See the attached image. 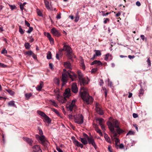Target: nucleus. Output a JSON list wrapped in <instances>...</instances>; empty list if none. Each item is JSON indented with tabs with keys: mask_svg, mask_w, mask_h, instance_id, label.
I'll return each mask as SVG.
<instances>
[{
	"mask_svg": "<svg viewBox=\"0 0 152 152\" xmlns=\"http://www.w3.org/2000/svg\"><path fill=\"white\" fill-rule=\"evenodd\" d=\"M116 128L117 129L116 131L119 134H120L123 132V131L122 129H121L119 127L118 128Z\"/></svg>",
	"mask_w": 152,
	"mask_h": 152,
	"instance_id": "obj_36",
	"label": "nucleus"
},
{
	"mask_svg": "<svg viewBox=\"0 0 152 152\" xmlns=\"http://www.w3.org/2000/svg\"><path fill=\"white\" fill-rule=\"evenodd\" d=\"M44 3L46 8L48 10H50L51 6L49 2L47 0H45Z\"/></svg>",
	"mask_w": 152,
	"mask_h": 152,
	"instance_id": "obj_18",
	"label": "nucleus"
},
{
	"mask_svg": "<svg viewBox=\"0 0 152 152\" xmlns=\"http://www.w3.org/2000/svg\"><path fill=\"white\" fill-rule=\"evenodd\" d=\"M75 122L79 124H81L83 122V118L81 114H79L74 116Z\"/></svg>",
	"mask_w": 152,
	"mask_h": 152,
	"instance_id": "obj_6",
	"label": "nucleus"
},
{
	"mask_svg": "<svg viewBox=\"0 0 152 152\" xmlns=\"http://www.w3.org/2000/svg\"><path fill=\"white\" fill-rule=\"evenodd\" d=\"M64 97L61 96H58L56 99L60 103H64L66 102V98H69L71 95L70 90L69 88L66 89L63 94Z\"/></svg>",
	"mask_w": 152,
	"mask_h": 152,
	"instance_id": "obj_4",
	"label": "nucleus"
},
{
	"mask_svg": "<svg viewBox=\"0 0 152 152\" xmlns=\"http://www.w3.org/2000/svg\"><path fill=\"white\" fill-rule=\"evenodd\" d=\"M9 5L10 7V9L12 10L15 9L16 8L15 6L14 5H11L10 4H9Z\"/></svg>",
	"mask_w": 152,
	"mask_h": 152,
	"instance_id": "obj_43",
	"label": "nucleus"
},
{
	"mask_svg": "<svg viewBox=\"0 0 152 152\" xmlns=\"http://www.w3.org/2000/svg\"><path fill=\"white\" fill-rule=\"evenodd\" d=\"M43 121L45 122H47L48 124L50 123L51 120L50 118L47 115H46L44 118Z\"/></svg>",
	"mask_w": 152,
	"mask_h": 152,
	"instance_id": "obj_20",
	"label": "nucleus"
},
{
	"mask_svg": "<svg viewBox=\"0 0 152 152\" xmlns=\"http://www.w3.org/2000/svg\"><path fill=\"white\" fill-rule=\"evenodd\" d=\"M96 121H98L99 124L100 125H101L102 124H104V119L102 118H96Z\"/></svg>",
	"mask_w": 152,
	"mask_h": 152,
	"instance_id": "obj_24",
	"label": "nucleus"
},
{
	"mask_svg": "<svg viewBox=\"0 0 152 152\" xmlns=\"http://www.w3.org/2000/svg\"><path fill=\"white\" fill-rule=\"evenodd\" d=\"M39 134L41 136H44L43 135V132L42 131V130L41 129H39Z\"/></svg>",
	"mask_w": 152,
	"mask_h": 152,
	"instance_id": "obj_60",
	"label": "nucleus"
},
{
	"mask_svg": "<svg viewBox=\"0 0 152 152\" xmlns=\"http://www.w3.org/2000/svg\"><path fill=\"white\" fill-rule=\"evenodd\" d=\"M108 85L110 87H113V84L112 82L110 81L109 80V79H108Z\"/></svg>",
	"mask_w": 152,
	"mask_h": 152,
	"instance_id": "obj_48",
	"label": "nucleus"
},
{
	"mask_svg": "<svg viewBox=\"0 0 152 152\" xmlns=\"http://www.w3.org/2000/svg\"><path fill=\"white\" fill-rule=\"evenodd\" d=\"M25 24L28 27H30V24L27 21H25Z\"/></svg>",
	"mask_w": 152,
	"mask_h": 152,
	"instance_id": "obj_62",
	"label": "nucleus"
},
{
	"mask_svg": "<svg viewBox=\"0 0 152 152\" xmlns=\"http://www.w3.org/2000/svg\"><path fill=\"white\" fill-rule=\"evenodd\" d=\"M100 105L99 103H96V112L100 115H102L103 114V110L100 107Z\"/></svg>",
	"mask_w": 152,
	"mask_h": 152,
	"instance_id": "obj_10",
	"label": "nucleus"
},
{
	"mask_svg": "<svg viewBox=\"0 0 152 152\" xmlns=\"http://www.w3.org/2000/svg\"><path fill=\"white\" fill-rule=\"evenodd\" d=\"M104 23L105 24L106 23L108 22L109 21V19L108 18H104Z\"/></svg>",
	"mask_w": 152,
	"mask_h": 152,
	"instance_id": "obj_56",
	"label": "nucleus"
},
{
	"mask_svg": "<svg viewBox=\"0 0 152 152\" xmlns=\"http://www.w3.org/2000/svg\"><path fill=\"white\" fill-rule=\"evenodd\" d=\"M80 66L82 67V68L83 70L85 69V65L84 64V63L83 62L81 61V63Z\"/></svg>",
	"mask_w": 152,
	"mask_h": 152,
	"instance_id": "obj_47",
	"label": "nucleus"
},
{
	"mask_svg": "<svg viewBox=\"0 0 152 152\" xmlns=\"http://www.w3.org/2000/svg\"><path fill=\"white\" fill-rule=\"evenodd\" d=\"M37 13L38 15L40 16H42V15L41 12L39 10H37Z\"/></svg>",
	"mask_w": 152,
	"mask_h": 152,
	"instance_id": "obj_51",
	"label": "nucleus"
},
{
	"mask_svg": "<svg viewBox=\"0 0 152 152\" xmlns=\"http://www.w3.org/2000/svg\"><path fill=\"white\" fill-rule=\"evenodd\" d=\"M94 61V63L95 64H97L98 65H102V63L99 61L95 60Z\"/></svg>",
	"mask_w": 152,
	"mask_h": 152,
	"instance_id": "obj_46",
	"label": "nucleus"
},
{
	"mask_svg": "<svg viewBox=\"0 0 152 152\" xmlns=\"http://www.w3.org/2000/svg\"><path fill=\"white\" fill-rule=\"evenodd\" d=\"M15 102L14 101L12 100L8 103V105L9 106H12L16 107V106L15 104Z\"/></svg>",
	"mask_w": 152,
	"mask_h": 152,
	"instance_id": "obj_27",
	"label": "nucleus"
},
{
	"mask_svg": "<svg viewBox=\"0 0 152 152\" xmlns=\"http://www.w3.org/2000/svg\"><path fill=\"white\" fill-rule=\"evenodd\" d=\"M24 6L21 3H20V8L22 11H23V10L24 9Z\"/></svg>",
	"mask_w": 152,
	"mask_h": 152,
	"instance_id": "obj_52",
	"label": "nucleus"
},
{
	"mask_svg": "<svg viewBox=\"0 0 152 152\" xmlns=\"http://www.w3.org/2000/svg\"><path fill=\"white\" fill-rule=\"evenodd\" d=\"M23 140L26 141L30 145H31L33 142L31 139L26 137H23Z\"/></svg>",
	"mask_w": 152,
	"mask_h": 152,
	"instance_id": "obj_17",
	"label": "nucleus"
},
{
	"mask_svg": "<svg viewBox=\"0 0 152 152\" xmlns=\"http://www.w3.org/2000/svg\"><path fill=\"white\" fill-rule=\"evenodd\" d=\"M25 46L26 48L27 49H28L30 48V44L28 43H26L25 44Z\"/></svg>",
	"mask_w": 152,
	"mask_h": 152,
	"instance_id": "obj_42",
	"label": "nucleus"
},
{
	"mask_svg": "<svg viewBox=\"0 0 152 152\" xmlns=\"http://www.w3.org/2000/svg\"><path fill=\"white\" fill-rule=\"evenodd\" d=\"M52 111L55 112L56 113L58 116H60V114L59 113L58 111L56 110L54 108H52Z\"/></svg>",
	"mask_w": 152,
	"mask_h": 152,
	"instance_id": "obj_39",
	"label": "nucleus"
},
{
	"mask_svg": "<svg viewBox=\"0 0 152 152\" xmlns=\"http://www.w3.org/2000/svg\"><path fill=\"white\" fill-rule=\"evenodd\" d=\"M83 136L85 137L84 138H86L87 140L89 138L88 136L85 133H83Z\"/></svg>",
	"mask_w": 152,
	"mask_h": 152,
	"instance_id": "obj_59",
	"label": "nucleus"
},
{
	"mask_svg": "<svg viewBox=\"0 0 152 152\" xmlns=\"http://www.w3.org/2000/svg\"><path fill=\"white\" fill-rule=\"evenodd\" d=\"M33 150L34 152H42L40 147L38 145H35L33 147Z\"/></svg>",
	"mask_w": 152,
	"mask_h": 152,
	"instance_id": "obj_13",
	"label": "nucleus"
},
{
	"mask_svg": "<svg viewBox=\"0 0 152 152\" xmlns=\"http://www.w3.org/2000/svg\"><path fill=\"white\" fill-rule=\"evenodd\" d=\"M95 128L96 131L99 133L101 136H102L103 134L102 132H101V130L96 126Z\"/></svg>",
	"mask_w": 152,
	"mask_h": 152,
	"instance_id": "obj_31",
	"label": "nucleus"
},
{
	"mask_svg": "<svg viewBox=\"0 0 152 152\" xmlns=\"http://www.w3.org/2000/svg\"><path fill=\"white\" fill-rule=\"evenodd\" d=\"M112 59L111 55L109 53L106 54L105 55L104 59L106 61H109L111 60Z\"/></svg>",
	"mask_w": 152,
	"mask_h": 152,
	"instance_id": "obj_22",
	"label": "nucleus"
},
{
	"mask_svg": "<svg viewBox=\"0 0 152 152\" xmlns=\"http://www.w3.org/2000/svg\"><path fill=\"white\" fill-rule=\"evenodd\" d=\"M55 95L56 96V98H57L58 96H61L60 94V92L59 90L58 89H55L54 91Z\"/></svg>",
	"mask_w": 152,
	"mask_h": 152,
	"instance_id": "obj_33",
	"label": "nucleus"
},
{
	"mask_svg": "<svg viewBox=\"0 0 152 152\" xmlns=\"http://www.w3.org/2000/svg\"><path fill=\"white\" fill-rule=\"evenodd\" d=\"M103 89L104 91L105 97V98H106L107 96V90H106V88H103Z\"/></svg>",
	"mask_w": 152,
	"mask_h": 152,
	"instance_id": "obj_50",
	"label": "nucleus"
},
{
	"mask_svg": "<svg viewBox=\"0 0 152 152\" xmlns=\"http://www.w3.org/2000/svg\"><path fill=\"white\" fill-rule=\"evenodd\" d=\"M79 17L78 16H77L75 18V21L76 22H77L79 20Z\"/></svg>",
	"mask_w": 152,
	"mask_h": 152,
	"instance_id": "obj_64",
	"label": "nucleus"
},
{
	"mask_svg": "<svg viewBox=\"0 0 152 152\" xmlns=\"http://www.w3.org/2000/svg\"><path fill=\"white\" fill-rule=\"evenodd\" d=\"M47 58L48 59H51V54L50 51H48L47 54Z\"/></svg>",
	"mask_w": 152,
	"mask_h": 152,
	"instance_id": "obj_35",
	"label": "nucleus"
},
{
	"mask_svg": "<svg viewBox=\"0 0 152 152\" xmlns=\"http://www.w3.org/2000/svg\"><path fill=\"white\" fill-rule=\"evenodd\" d=\"M111 137H113V139H115V146L116 148H118V143L119 142V140H118V139L117 138H116V137H114L112 134H111ZM118 136V135H117ZM117 137V136H116V137Z\"/></svg>",
	"mask_w": 152,
	"mask_h": 152,
	"instance_id": "obj_23",
	"label": "nucleus"
},
{
	"mask_svg": "<svg viewBox=\"0 0 152 152\" xmlns=\"http://www.w3.org/2000/svg\"><path fill=\"white\" fill-rule=\"evenodd\" d=\"M64 65L66 68L71 69H72V66L70 63L69 62H66L64 63Z\"/></svg>",
	"mask_w": 152,
	"mask_h": 152,
	"instance_id": "obj_21",
	"label": "nucleus"
},
{
	"mask_svg": "<svg viewBox=\"0 0 152 152\" xmlns=\"http://www.w3.org/2000/svg\"><path fill=\"white\" fill-rule=\"evenodd\" d=\"M145 82L143 83L144 86H143V85H142V83L140 84L141 88L140 90L139 91V92L138 93V96L140 97L142 96L144 94V89L145 88Z\"/></svg>",
	"mask_w": 152,
	"mask_h": 152,
	"instance_id": "obj_8",
	"label": "nucleus"
},
{
	"mask_svg": "<svg viewBox=\"0 0 152 152\" xmlns=\"http://www.w3.org/2000/svg\"><path fill=\"white\" fill-rule=\"evenodd\" d=\"M100 126L103 131H105V126H104V124L102 125V124L101 125H100Z\"/></svg>",
	"mask_w": 152,
	"mask_h": 152,
	"instance_id": "obj_63",
	"label": "nucleus"
},
{
	"mask_svg": "<svg viewBox=\"0 0 152 152\" xmlns=\"http://www.w3.org/2000/svg\"><path fill=\"white\" fill-rule=\"evenodd\" d=\"M6 91L11 95H13L14 94L15 92L14 91L6 89Z\"/></svg>",
	"mask_w": 152,
	"mask_h": 152,
	"instance_id": "obj_37",
	"label": "nucleus"
},
{
	"mask_svg": "<svg viewBox=\"0 0 152 152\" xmlns=\"http://www.w3.org/2000/svg\"><path fill=\"white\" fill-rule=\"evenodd\" d=\"M95 54L94 55V58L96 56H99L101 55V52L99 50H95Z\"/></svg>",
	"mask_w": 152,
	"mask_h": 152,
	"instance_id": "obj_32",
	"label": "nucleus"
},
{
	"mask_svg": "<svg viewBox=\"0 0 152 152\" xmlns=\"http://www.w3.org/2000/svg\"><path fill=\"white\" fill-rule=\"evenodd\" d=\"M77 74L78 76V78L79 80L82 79L83 78V74L81 73L80 70H78L77 72Z\"/></svg>",
	"mask_w": 152,
	"mask_h": 152,
	"instance_id": "obj_30",
	"label": "nucleus"
},
{
	"mask_svg": "<svg viewBox=\"0 0 152 152\" xmlns=\"http://www.w3.org/2000/svg\"><path fill=\"white\" fill-rule=\"evenodd\" d=\"M88 78H82V79H80L79 80L81 84H82L83 85H85V84H87L88 83Z\"/></svg>",
	"mask_w": 152,
	"mask_h": 152,
	"instance_id": "obj_16",
	"label": "nucleus"
},
{
	"mask_svg": "<svg viewBox=\"0 0 152 152\" xmlns=\"http://www.w3.org/2000/svg\"><path fill=\"white\" fill-rule=\"evenodd\" d=\"M104 137L105 139V140H106L107 142L109 143H111V142L110 141V138L107 134H105Z\"/></svg>",
	"mask_w": 152,
	"mask_h": 152,
	"instance_id": "obj_29",
	"label": "nucleus"
},
{
	"mask_svg": "<svg viewBox=\"0 0 152 152\" xmlns=\"http://www.w3.org/2000/svg\"><path fill=\"white\" fill-rule=\"evenodd\" d=\"M19 31L21 34H23L24 33V31L21 28V27L20 26H19Z\"/></svg>",
	"mask_w": 152,
	"mask_h": 152,
	"instance_id": "obj_40",
	"label": "nucleus"
},
{
	"mask_svg": "<svg viewBox=\"0 0 152 152\" xmlns=\"http://www.w3.org/2000/svg\"><path fill=\"white\" fill-rule=\"evenodd\" d=\"M88 89L84 88H82L80 91L81 97L84 102L88 104L91 103L93 101V98L89 96L88 93Z\"/></svg>",
	"mask_w": 152,
	"mask_h": 152,
	"instance_id": "obj_1",
	"label": "nucleus"
},
{
	"mask_svg": "<svg viewBox=\"0 0 152 152\" xmlns=\"http://www.w3.org/2000/svg\"><path fill=\"white\" fill-rule=\"evenodd\" d=\"M48 39H49V41H50L51 43L53 44L54 43L53 39V38L52 37H51L50 38H48Z\"/></svg>",
	"mask_w": 152,
	"mask_h": 152,
	"instance_id": "obj_55",
	"label": "nucleus"
},
{
	"mask_svg": "<svg viewBox=\"0 0 152 152\" xmlns=\"http://www.w3.org/2000/svg\"><path fill=\"white\" fill-rule=\"evenodd\" d=\"M64 51L67 52V56L70 58H72V50L71 48L68 45H67L66 43L64 44Z\"/></svg>",
	"mask_w": 152,
	"mask_h": 152,
	"instance_id": "obj_5",
	"label": "nucleus"
},
{
	"mask_svg": "<svg viewBox=\"0 0 152 152\" xmlns=\"http://www.w3.org/2000/svg\"><path fill=\"white\" fill-rule=\"evenodd\" d=\"M76 102V99L73 100L69 104L67 105V107L68 109L70 111H72L73 108L75 107H76L75 104Z\"/></svg>",
	"mask_w": 152,
	"mask_h": 152,
	"instance_id": "obj_7",
	"label": "nucleus"
},
{
	"mask_svg": "<svg viewBox=\"0 0 152 152\" xmlns=\"http://www.w3.org/2000/svg\"><path fill=\"white\" fill-rule=\"evenodd\" d=\"M37 113L42 117L44 118L46 115L44 112L39 110L37 111Z\"/></svg>",
	"mask_w": 152,
	"mask_h": 152,
	"instance_id": "obj_26",
	"label": "nucleus"
},
{
	"mask_svg": "<svg viewBox=\"0 0 152 152\" xmlns=\"http://www.w3.org/2000/svg\"><path fill=\"white\" fill-rule=\"evenodd\" d=\"M51 32L54 36L58 37L61 35L60 33L55 28H53L51 29Z\"/></svg>",
	"mask_w": 152,
	"mask_h": 152,
	"instance_id": "obj_9",
	"label": "nucleus"
},
{
	"mask_svg": "<svg viewBox=\"0 0 152 152\" xmlns=\"http://www.w3.org/2000/svg\"><path fill=\"white\" fill-rule=\"evenodd\" d=\"M72 91L75 93H77L78 91V88L77 85L75 83H73L72 86Z\"/></svg>",
	"mask_w": 152,
	"mask_h": 152,
	"instance_id": "obj_12",
	"label": "nucleus"
},
{
	"mask_svg": "<svg viewBox=\"0 0 152 152\" xmlns=\"http://www.w3.org/2000/svg\"><path fill=\"white\" fill-rule=\"evenodd\" d=\"M39 140L41 142V143L44 145L45 144H48V142L46 140L44 136H41Z\"/></svg>",
	"mask_w": 152,
	"mask_h": 152,
	"instance_id": "obj_14",
	"label": "nucleus"
},
{
	"mask_svg": "<svg viewBox=\"0 0 152 152\" xmlns=\"http://www.w3.org/2000/svg\"><path fill=\"white\" fill-rule=\"evenodd\" d=\"M43 86V82L41 81L39 85H38L36 88V89L38 91H40Z\"/></svg>",
	"mask_w": 152,
	"mask_h": 152,
	"instance_id": "obj_19",
	"label": "nucleus"
},
{
	"mask_svg": "<svg viewBox=\"0 0 152 152\" xmlns=\"http://www.w3.org/2000/svg\"><path fill=\"white\" fill-rule=\"evenodd\" d=\"M73 142L75 145L77 147H80L81 148H82L83 147V144L80 143L76 139H75L73 140Z\"/></svg>",
	"mask_w": 152,
	"mask_h": 152,
	"instance_id": "obj_15",
	"label": "nucleus"
},
{
	"mask_svg": "<svg viewBox=\"0 0 152 152\" xmlns=\"http://www.w3.org/2000/svg\"><path fill=\"white\" fill-rule=\"evenodd\" d=\"M107 125L114 137L117 136V133L115 130V128H118L119 126V122L116 119H113L111 121H109L107 123Z\"/></svg>",
	"mask_w": 152,
	"mask_h": 152,
	"instance_id": "obj_2",
	"label": "nucleus"
},
{
	"mask_svg": "<svg viewBox=\"0 0 152 152\" xmlns=\"http://www.w3.org/2000/svg\"><path fill=\"white\" fill-rule=\"evenodd\" d=\"M44 34L48 38H50V37H51V35L49 33H48H48L45 32L44 33Z\"/></svg>",
	"mask_w": 152,
	"mask_h": 152,
	"instance_id": "obj_45",
	"label": "nucleus"
},
{
	"mask_svg": "<svg viewBox=\"0 0 152 152\" xmlns=\"http://www.w3.org/2000/svg\"><path fill=\"white\" fill-rule=\"evenodd\" d=\"M56 149L58 152H63L60 148L58 147H56Z\"/></svg>",
	"mask_w": 152,
	"mask_h": 152,
	"instance_id": "obj_61",
	"label": "nucleus"
},
{
	"mask_svg": "<svg viewBox=\"0 0 152 152\" xmlns=\"http://www.w3.org/2000/svg\"><path fill=\"white\" fill-rule=\"evenodd\" d=\"M147 62L148 64V66H151V61L150 60V59L149 58H148L147 60Z\"/></svg>",
	"mask_w": 152,
	"mask_h": 152,
	"instance_id": "obj_49",
	"label": "nucleus"
},
{
	"mask_svg": "<svg viewBox=\"0 0 152 152\" xmlns=\"http://www.w3.org/2000/svg\"><path fill=\"white\" fill-rule=\"evenodd\" d=\"M88 142L89 144H91L94 146V148L96 149L97 148V146L94 142V140L93 139L92 137H90L87 139Z\"/></svg>",
	"mask_w": 152,
	"mask_h": 152,
	"instance_id": "obj_11",
	"label": "nucleus"
},
{
	"mask_svg": "<svg viewBox=\"0 0 152 152\" xmlns=\"http://www.w3.org/2000/svg\"><path fill=\"white\" fill-rule=\"evenodd\" d=\"M54 81L55 83L58 86H59L60 84V80L59 79L57 78H55L54 80Z\"/></svg>",
	"mask_w": 152,
	"mask_h": 152,
	"instance_id": "obj_34",
	"label": "nucleus"
},
{
	"mask_svg": "<svg viewBox=\"0 0 152 152\" xmlns=\"http://www.w3.org/2000/svg\"><path fill=\"white\" fill-rule=\"evenodd\" d=\"M25 96L26 98L27 99H28L32 96V94L31 93H26L25 94Z\"/></svg>",
	"mask_w": 152,
	"mask_h": 152,
	"instance_id": "obj_38",
	"label": "nucleus"
},
{
	"mask_svg": "<svg viewBox=\"0 0 152 152\" xmlns=\"http://www.w3.org/2000/svg\"><path fill=\"white\" fill-rule=\"evenodd\" d=\"M140 37L143 41H144L145 39V41L147 39L145 37V36L144 35H140Z\"/></svg>",
	"mask_w": 152,
	"mask_h": 152,
	"instance_id": "obj_53",
	"label": "nucleus"
},
{
	"mask_svg": "<svg viewBox=\"0 0 152 152\" xmlns=\"http://www.w3.org/2000/svg\"><path fill=\"white\" fill-rule=\"evenodd\" d=\"M44 34L48 38H50V37H51V35L49 33H48H48L45 32L44 33Z\"/></svg>",
	"mask_w": 152,
	"mask_h": 152,
	"instance_id": "obj_44",
	"label": "nucleus"
},
{
	"mask_svg": "<svg viewBox=\"0 0 152 152\" xmlns=\"http://www.w3.org/2000/svg\"><path fill=\"white\" fill-rule=\"evenodd\" d=\"M33 30V28L31 27H29L27 31V32L28 33L30 34Z\"/></svg>",
	"mask_w": 152,
	"mask_h": 152,
	"instance_id": "obj_41",
	"label": "nucleus"
},
{
	"mask_svg": "<svg viewBox=\"0 0 152 152\" xmlns=\"http://www.w3.org/2000/svg\"><path fill=\"white\" fill-rule=\"evenodd\" d=\"M68 76L71 78L72 81L75 80L77 78V75L74 72L69 70L66 73L63 74L62 75L61 81L63 83L62 86H64L66 83Z\"/></svg>",
	"mask_w": 152,
	"mask_h": 152,
	"instance_id": "obj_3",
	"label": "nucleus"
},
{
	"mask_svg": "<svg viewBox=\"0 0 152 152\" xmlns=\"http://www.w3.org/2000/svg\"><path fill=\"white\" fill-rule=\"evenodd\" d=\"M81 142L84 145L87 144L88 143V142L86 138H82L80 137Z\"/></svg>",
	"mask_w": 152,
	"mask_h": 152,
	"instance_id": "obj_28",
	"label": "nucleus"
},
{
	"mask_svg": "<svg viewBox=\"0 0 152 152\" xmlns=\"http://www.w3.org/2000/svg\"><path fill=\"white\" fill-rule=\"evenodd\" d=\"M134 132L132 131H130L126 135H132L134 134Z\"/></svg>",
	"mask_w": 152,
	"mask_h": 152,
	"instance_id": "obj_58",
	"label": "nucleus"
},
{
	"mask_svg": "<svg viewBox=\"0 0 152 152\" xmlns=\"http://www.w3.org/2000/svg\"><path fill=\"white\" fill-rule=\"evenodd\" d=\"M49 102L52 105L56 107H58V105L53 100H49Z\"/></svg>",
	"mask_w": 152,
	"mask_h": 152,
	"instance_id": "obj_25",
	"label": "nucleus"
},
{
	"mask_svg": "<svg viewBox=\"0 0 152 152\" xmlns=\"http://www.w3.org/2000/svg\"><path fill=\"white\" fill-rule=\"evenodd\" d=\"M26 53L27 55L29 56L32 55V54L33 53L31 51L27 52Z\"/></svg>",
	"mask_w": 152,
	"mask_h": 152,
	"instance_id": "obj_57",
	"label": "nucleus"
},
{
	"mask_svg": "<svg viewBox=\"0 0 152 152\" xmlns=\"http://www.w3.org/2000/svg\"><path fill=\"white\" fill-rule=\"evenodd\" d=\"M7 51L5 49L3 50L1 52V53L2 54H7Z\"/></svg>",
	"mask_w": 152,
	"mask_h": 152,
	"instance_id": "obj_54",
	"label": "nucleus"
}]
</instances>
